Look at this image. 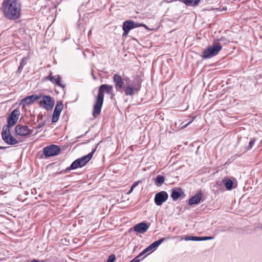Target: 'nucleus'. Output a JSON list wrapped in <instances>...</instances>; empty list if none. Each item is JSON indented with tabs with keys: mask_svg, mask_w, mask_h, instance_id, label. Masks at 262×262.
Masks as SVG:
<instances>
[{
	"mask_svg": "<svg viewBox=\"0 0 262 262\" xmlns=\"http://www.w3.org/2000/svg\"><path fill=\"white\" fill-rule=\"evenodd\" d=\"M20 111L18 109L13 110L7 119V125L4 126L2 133L3 140L8 144L14 145L18 143V141L10 134V128L14 126L17 122Z\"/></svg>",
	"mask_w": 262,
	"mask_h": 262,
	"instance_id": "obj_1",
	"label": "nucleus"
},
{
	"mask_svg": "<svg viewBox=\"0 0 262 262\" xmlns=\"http://www.w3.org/2000/svg\"><path fill=\"white\" fill-rule=\"evenodd\" d=\"M104 93L110 94L111 98L114 96L113 86L106 84H102L98 89V94L96 97L95 102L93 106V115L94 117L100 114L103 103Z\"/></svg>",
	"mask_w": 262,
	"mask_h": 262,
	"instance_id": "obj_2",
	"label": "nucleus"
},
{
	"mask_svg": "<svg viewBox=\"0 0 262 262\" xmlns=\"http://www.w3.org/2000/svg\"><path fill=\"white\" fill-rule=\"evenodd\" d=\"M2 9L4 16L9 19H15L20 16V5L17 0H4Z\"/></svg>",
	"mask_w": 262,
	"mask_h": 262,
	"instance_id": "obj_3",
	"label": "nucleus"
},
{
	"mask_svg": "<svg viewBox=\"0 0 262 262\" xmlns=\"http://www.w3.org/2000/svg\"><path fill=\"white\" fill-rule=\"evenodd\" d=\"M97 146L88 155L83 156L75 160L71 165V166L66 168V171L74 170L78 168H81L88 163L92 159L94 153L95 152Z\"/></svg>",
	"mask_w": 262,
	"mask_h": 262,
	"instance_id": "obj_4",
	"label": "nucleus"
},
{
	"mask_svg": "<svg viewBox=\"0 0 262 262\" xmlns=\"http://www.w3.org/2000/svg\"><path fill=\"white\" fill-rule=\"evenodd\" d=\"M222 48L219 40L214 41L213 43L205 49L202 53L204 59L210 58L216 55Z\"/></svg>",
	"mask_w": 262,
	"mask_h": 262,
	"instance_id": "obj_5",
	"label": "nucleus"
},
{
	"mask_svg": "<svg viewBox=\"0 0 262 262\" xmlns=\"http://www.w3.org/2000/svg\"><path fill=\"white\" fill-rule=\"evenodd\" d=\"M41 100L39 101V105L41 107L46 110H51L54 105V101L49 96L40 95Z\"/></svg>",
	"mask_w": 262,
	"mask_h": 262,
	"instance_id": "obj_6",
	"label": "nucleus"
},
{
	"mask_svg": "<svg viewBox=\"0 0 262 262\" xmlns=\"http://www.w3.org/2000/svg\"><path fill=\"white\" fill-rule=\"evenodd\" d=\"M43 152L47 157L58 155L60 152L59 146L56 145H51L43 148Z\"/></svg>",
	"mask_w": 262,
	"mask_h": 262,
	"instance_id": "obj_7",
	"label": "nucleus"
},
{
	"mask_svg": "<svg viewBox=\"0 0 262 262\" xmlns=\"http://www.w3.org/2000/svg\"><path fill=\"white\" fill-rule=\"evenodd\" d=\"M15 133L19 136H27L32 133V130L29 129L26 125L17 124L15 127Z\"/></svg>",
	"mask_w": 262,
	"mask_h": 262,
	"instance_id": "obj_8",
	"label": "nucleus"
},
{
	"mask_svg": "<svg viewBox=\"0 0 262 262\" xmlns=\"http://www.w3.org/2000/svg\"><path fill=\"white\" fill-rule=\"evenodd\" d=\"M168 195L166 191H161L157 193L155 196L154 201L157 206H161L168 199Z\"/></svg>",
	"mask_w": 262,
	"mask_h": 262,
	"instance_id": "obj_9",
	"label": "nucleus"
},
{
	"mask_svg": "<svg viewBox=\"0 0 262 262\" xmlns=\"http://www.w3.org/2000/svg\"><path fill=\"white\" fill-rule=\"evenodd\" d=\"M116 91L121 92L123 87L124 81L122 77L118 74H115L113 77Z\"/></svg>",
	"mask_w": 262,
	"mask_h": 262,
	"instance_id": "obj_10",
	"label": "nucleus"
},
{
	"mask_svg": "<svg viewBox=\"0 0 262 262\" xmlns=\"http://www.w3.org/2000/svg\"><path fill=\"white\" fill-rule=\"evenodd\" d=\"M149 226L147 223L141 222L136 224L134 227V230L137 233L143 234L145 233L148 229Z\"/></svg>",
	"mask_w": 262,
	"mask_h": 262,
	"instance_id": "obj_11",
	"label": "nucleus"
},
{
	"mask_svg": "<svg viewBox=\"0 0 262 262\" xmlns=\"http://www.w3.org/2000/svg\"><path fill=\"white\" fill-rule=\"evenodd\" d=\"M41 97L39 95H32L26 97L24 98L21 102V103H23L24 105H30L34 103L35 101L40 99Z\"/></svg>",
	"mask_w": 262,
	"mask_h": 262,
	"instance_id": "obj_12",
	"label": "nucleus"
},
{
	"mask_svg": "<svg viewBox=\"0 0 262 262\" xmlns=\"http://www.w3.org/2000/svg\"><path fill=\"white\" fill-rule=\"evenodd\" d=\"M47 79L53 84H55L61 88H64L65 86L64 84L61 82V77L59 75L53 76L52 74L50 73Z\"/></svg>",
	"mask_w": 262,
	"mask_h": 262,
	"instance_id": "obj_13",
	"label": "nucleus"
},
{
	"mask_svg": "<svg viewBox=\"0 0 262 262\" xmlns=\"http://www.w3.org/2000/svg\"><path fill=\"white\" fill-rule=\"evenodd\" d=\"M142 25H138L137 23H135L133 21L126 20L123 23L122 29L123 30H127L130 31L131 29L136 28Z\"/></svg>",
	"mask_w": 262,
	"mask_h": 262,
	"instance_id": "obj_14",
	"label": "nucleus"
},
{
	"mask_svg": "<svg viewBox=\"0 0 262 262\" xmlns=\"http://www.w3.org/2000/svg\"><path fill=\"white\" fill-rule=\"evenodd\" d=\"M202 193L201 192H198L195 196L191 197L189 200V205H193L198 204L202 198Z\"/></svg>",
	"mask_w": 262,
	"mask_h": 262,
	"instance_id": "obj_15",
	"label": "nucleus"
},
{
	"mask_svg": "<svg viewBox=\"0 0 262 262\" xmlns=\"http://www.w3.org/2000/svg\"><path fill=\"white\" fill-rule=\"evenodd\" d=\"M139 90L140 88H134L128 85L125 88L124 92L126 96H133L134 94V92L137 93Z\"/></svg>",
	"mask_w": 262,
	"mask_h": 262,
	"instance_id": "obj_16",
	"label": "nucleus"
},
{
	"mask_svg": "<svg viewBox=\"0 0 262 262\" xmlns=\"http://www.w3.org/2000/svg\"><path fill=\"white\" fill-rule=\"evenodd\" d=\"M165 181V178L161 175H158L156 176L155 180V184L158 186H161L164 183Z\"/></svg>",
	"mask_w": 262,
	"mask_h": 262,
	"instance_id": "obj_17",
	"label": "nucleus"
},
{
	"mask_svg": "<svg viewBox=\"0 0 262 262\" xmlns=\"http://www.w3.org/2000/svg\"><path fill=\"white\" fill-rule=\"evenodd\" d=\"M29 59V57H24L22 58L20 65L18 68V72L21 73L24 66L27 64V61Z\"/></svg>",
	"mask_w": 262,
	"mask_h": 262,
	"instance_id": "obj_18",
	"label": "nucleus"
},
{
	"mask_svg": "<svg viewBox=\"0 0 262 262\" xmlns=\"http://www.w3.org/2000/svg\"><path fill=\"white\" fill-rule=\"evenodd\" d=\"M181 195V192L180 191L173 190L171 194V197L174 201L177 200Z\"/></svg>",
	"mask_w": 262,
	"mask_h": 262,
	"instance_id": "obj_19",
	"label": "nucleus"
},
{
	"mask_svg": "<svg viewBox=\"0 0 262 262\" xmlns=\"http://www.w3.org/2000/svg\"><path fill=\"white\" fill-rule=\"evenodd\" d=\"M63 107V105L61 102H57L54 111L60 114Z\"/></svg>",
	"mask_w": 262,
	"mask_h": 262,
	"instance_id": "obj_20",
	"label": "nucleus"
},
{
	"mask_svg": "<svg viewBox=\"0 0 262 262\" xmlns=\"http://www.w3.org/2000/svg\"><path fill=\"white\" fill-rule=\"evenodd\" d=\"M60 114L58 112H56L54 111L52 117V122L53 123H55L57 122V121L59 119Z\"/></svg>",
	"mask_w": 262,
	"mask_h": 262,
	"instance_id": "obj_21",
	"label": "nucleus"
},
{
	"mask_svg": "<svg viewBox=\"0 0 262 262\" xmlns=\"http://www.w3.org/2000/svg\"><path fill=\"white\" fill-rule=\"evenodd\" d=\"M225 185L227 189L231 190L233 187V182L230 179L226 180Z\"/></svg>",
	"mask_w": 262,
	"mask_h": 262,
	"instance_id": "obj_22",
	"label": "nucleus"
},
{
	"mask_svg": "<svg viewBox=\"0 0 262 262\" xmlns=\"http://www.w3.org/2000/svg\"><path fill=\"white\" fill-rule=\"evenodd\" d=\"M115 259H116V257H115V255L112 254L109 256L106 262H114Z\"/></svg>",
	"mask_w": 262,
	"mask_h": 262,
	"instance_id": "obj_23",
	"label": "nucleus"
},
{
	"mask_svg": "<svg viewBox=\"0 0 262 262\" xmlns=\"http://www.w3.org/2000/svg\"><path fill=\"white\" fill-rule=\"evenodd\" d=\"M214 238L213 236H203V237H200V241H206L209 239H212Z\"/></svg>",
	"mask_w": 262,
	"mask_h": 262,
	"instance_id": "obj_24",
	"label": "nucleus"
},
{
	"mask_svg": "<svg viewBox=\"0 0 262 262\" xmlns=\"http://www.w3.org/2000/svg\"><path fill=\"white\" fill-rule=\"evenodd\" d=\"M139 183V182H135L132 185V187H130L129 192L130 193V192H132L133 190H134V189L138 185Z\"/></svg>",
	"mask_w": 262,
	"mask_h": 262,
	"instance_id": "obj_25",
	"label": "nucleus"
},
{
	"mask_svg": "<svg viewBox=\"0 0 262 262\" xmlns=\"http://www.w3.org/2000/svg\"><path fill=\"white\" fill-rule=\"evenodd\" d=\"M255 141V140L254 139L251 140V141H250V142L249 143V146H248L249 149H251L252 148V147L254 144Z\"/></svg>",
	"mask_w": 262,
	"mask_h": 262,
	"instance_id": "obj_26",
	"label": "nucleus"
},
{
	"mask_svg": "<svg viewBox=\"0 0 262 262\" xmlns=\"http://www.w3.org/2000/svg\"><path fill=\"white\" fill-rule=\"evenodd\" d=\"M44 125H45V123H43V122L40 123L36 126V128L39 129V128H41L42 126H43Z\"/></svg>",
	"mask_w": 262,
	"mask_h": 262,
	"instance_id": "obj_27",
	"label": "nucleus"
},
{
	"mask_svg": "<svg viewBox=\"0 0 262 262\" xmlns=\"http://www.w3.org/2000/svg\"><path fill=\"white\" fill-rule=\"evenodd\" d=\"M191 238H192L191 241H200V237L192 236V237Z\"/></svg>",
	"mask_w": 262,
	"mask_h": 262,
	"instance_id": "obj_28",
	"label": "nucleus"
},
{
	"mask_svg": "<svg viewBox=\"0 0 262 262\" xmlns=\"http://www.w3.org/2000/svg\"><path fill=\"white\" fill-rule=\"evenodd\" d=\"M193 120V119L191 121H189V122H188L187 124H185V125H183V126L181 127V128H182V129H183V128H185L186 126H188L190 123H191L192 122Z\"/></svg>",
	"mask_w": 262,
	"mask_h": 262,
	"instance_id": "obj_29",
	"label": "nucleus"
},
{
	"mask_svg": "<svg viewBox=\"0 0 262 262\" xmlns=\"http://www.w3.org/2000/svg\"><path fill=\"white\" fill-rule=\"evenodd\" d=\"M192 237V236H186L185 237V238H184V239L185 241H191V238Z\"/></svg>",
	"mask_w": 262,
	"mask_h": 262,
	"instance_id": "obj_30",
	"label": "nucleus"
},
{
	"mask_svg": "<svg viewBox=\"0 0 262 262\" xmlns=\"http://www.w3.org/2000/svg\"><path fill=\"white\" fill-rule=\"evenodd\" d=\"M123 31H124V33L123 34V36H126L128 34V32H129V31H128V30H127L126 29L123 30Z\"/></svg>",
	"mask_w": 262,
	"mask_h": 262,
	"instance_id": "obj_31",
	"label": "nucleus"
},
{
	"mask_svg": "<svg viewBox=\"0 0 262 262\" xmlns=\"http://www.w3.org/2000/svg\"><path fill=\"white\" fill-rule=\"evenodd\" d=\"M31 262H46L45 260L38 261L36 259H33Z\"/></svg>",
	"mask_w": 262,
	"mask_h": 262,
	"instance_id": "obj_32",
	"label": "nucleus"
},
{
	"mask_svg": "<svg viewBox=\"0 0 262 262\" xmlns=\"http://www.w3.org/2000/svg\"><path fill=\"white\" fill-rule=\"evenodd\" d=\"M5 148V147H4L0 146V149H4V148Z\"/></svg>",
	"mask_w": 262,
	"mask_h": 262,
	"instance_id": "obj_33",
	"label": "nucleus"
},
{
	"mask_svg": "<svg viewBox=\"0 0 262 262\" xmlns=\"http://www.w3.org/2000/svg\"><path fill=\"white\" fill-rule=\"evenodd\" d=\"M91 33V29L90 30L89 32V34Z\"/></svg>",
	"mask_w": 262,
	"mask_h": 262,
	"instance_id": "obj_34",
	"label": "nucleus"
},
{
	"mask_svg": "<svg viewBox=\"0 0 262 262\" xmlns=\"http://www.w3.org/2000/svg\"><path fill=\"white\" fill-rule=\"evenodd\" d=\"M93 78H94V79H96V78H95V76H94V75H93Z\"/></svg>",
	"mask_w": 262,
	"mask_h": 262,
	"instance_id": "obj_35",
	"label": "nucleus"
},
{
	"mask_svg": "<svg viewBox=\"0 0 262 262\" xmlns=\"http://www.w3.org/2000/svg\"><path fill=\"white\" fill-rule=\"evenodd\" d=\"M260 228L262 229V224L260 225Z\"/></svg>",
	"mask_w": 262,
	"mask_h": 262,
	"instance_id": "obj_36",
	"label": "nucleus"
}]
</instances>
